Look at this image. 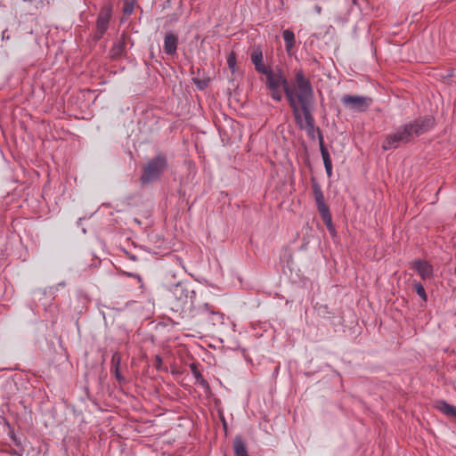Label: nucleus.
Returning a JSON list of instances; mask_svg holds the SVG:
<instances>
[{"instance_id": "nucleus-29", "label": "nucleus", "mask_w": 456, "mask_h": 456, "mask_svg": "<svg viewBox=\"0 0 456 456\" xmlns=\"http://www.w3.org/2000/svg\"><path fill=\"white\" fill-rule=\"evenodd\" d=\"M454 274H455V276H456V266H455V269H454Z\"/></svg>"}, {"instance_id": "nucleus-24", "label": "nucleus", "mask_w": 456, "mask_h": 456, "mask_svg": "<svg viewBox=\"0 0 456 456\" xmlns=\"http://www.w3.org/2000/svg\"><path fill=\"white\" fill-rule=\"evenodd\" d=\"M111 370L114 372L115 378L119 383H122L125 381V378L121 375L119 372V367L111 368Z\"/></svg>"}, {"instance_id": "nucleus-2", "label": "nucleus", "mask_w": 456, "mask_h": 456, "mask_svg": "<svg viewBox=\"0 0 456 456\" xmlns=\"http://www.w3.org/2000/svg\"><path fill=\"white\" fill-rule=\"evenodd\" d=\"M436 126L434 117L420 116L412 121L398 126L393 133L387 134L382 142L384 151L397 149L402 144L412 142L416 137L427 134Z\"/></svg>"}, {"instance_id": "nucleus-12", "label": "nucleus", "mask_w": 456, "mask_h": 456, "mask_svg": "<svg viewBox=\"0 0 456 456\" xmlns=\"http://www.w3.org/2000/svg\"><path fill=\"white\" fill-rule=\"evenodd\" d=\"M178 45V37L173 32L169 31L166 33L164 38V52L167 55H174L176 53Z\"/></svg>"}, {"instance_id": "nucleus-11", "label": "nucleus", "mask_w": 456, "mask_h": 456, "mask_svg": "<svg viewBox=\"0 0 456 456\" xmlns=\"http://www.w3.org/2000/svg\"><path fill=\"white\" fill-rule=\"evenodd\" d=\"M316 131L318 133L320 151H321V154H322V157L323 159L324 167H325L328 177H331L332 176V163H331V159L330 157V153L324 144V139H323L322 131L320 130L319 127L316 128Z\"/></svg>"}, {"instance_id": "nucleus-3", "label": "nucleus", "mask_w": 456, "mask_h": 456, "mask_svg": "<svg viewBox=\"0 0 456 456\" xmlns=\"http://www.w3.org/2000/svg\"><path fill=\"white\" fill-rule=\"evenodd\" d=\"M171 309L183 317L194 316L201 311L196 298V292L183 284H176L172 288Z\"/></svg>"}, {"instance_id": "nucleus-22", "label": "nucleus", "mask_w": 456, "mask_h": 456, "mask_svg": "<svg viewBox=\"0 0 456 456\" xmlns=\"http://www.w3.org/2000/svg\"><path fill=\"white\" fill-rule=\"evenodd\" d=\"M120 361H121L120 354L118 353L113 354V355L111 357V361H110L111 368L119 367Z\"/></svg>"}, {"instance_id": "nucleus-25", "label": "nucleus", "mask_w": 456, "mask_h": 456, "mask_svg": "<svg viewBox=\"0 0 456 456\" xmlns=\"http://www.w3.org/2000/svg\"><path fill=\"white\" fill-rule=\"evenodd\" d=\"M9 435H10V438L12 440V442L16 444V445H20V441L18 439V437L16 436V435L14 434L13 430H10L9 432Z\"/></svg>"}, {"instance_id": "nucleus-10", "label": "nucleus", "mask_w": 456, "mask_h": 456, "mask_svg": "<svg viewBox=\"0 0 456 456\" xmlns=\"http://www.w3.org/2000/svg\"><path fill=\"white\" fill-rule=\"evenodd\" d=\"M250 60L256 71L259 74L266 73V70L271 68L264 63L263 50L259 45L252 47L250 51Z\"/></svg>"}, {"instance_id": "nucleus-15", "label": "nucleus", "mask_w": 456, "mask_h": 456, "mask_svg": "<svg viewBox=\"0 0 456 456\" xmlns=\"http://www.w3.org/2000/svg\"><path fill=\"white\" fill-rule=\"evenodd\" d=\"M436 408L446 416L456 418V407L444 400L437 401L436 403Z\"/></svg>"}, {"instance_id": "nucleus-13", "label": "nucleus", "mask_w": 456, "mask_h": 456, "mask_svg": "<svg viewBox=\"0 0 456 456\" xmlns=\"http://www.w3.org/2000/svg\"><path fill=\"white\" fill-rule=\"evenodd\" d=\"M126 35L122 34L120 38L114 43L113 46L111 47L110 53L111 57L115 60H118L124 55H126Z\"/></svg>"}, {"instance_id": "nucleus-17", "label": "nucleus", "mask_w": 456, "mask_h": 456, "mask_svg": "<svg viewBox=\"0 0 456 456\" xmlns=\"http://www.w3.org/2000/svg\"><path fill=\"white\" fill-rule=\"evenodd\" d=\"M282 37L285 42V48L288 53H289L295 45V34L293 31L289 29H285L282 32Z\"/></svg>"}, {"instance_id": "nucleus-9", "label": "nucleus", "mask_w": 456, "mask_h": 456, "mask_svg": "<svg viewBox=\"0 0 456 456\" xmlns=\"http://www.w3.org/2000/svg\"><path fill=\"white\" fill-rule=\"evenodd\" d=\"M111 12L112 9L109 5L103 6L100 10L96 20V31L94 37L95 40H100L108 30L111 19Z\"/></svg>"}, {"instance_id": "nucleus-4", "label": "nucleus", "mask_w": 456, "mask_h": 456, "mask_svg": "<svg viewBox=\"0 0 456 456\" xmlns=\"http://www.w3.org/2000/svg\"><path fill=\"white\" fill-rule=\"evenodd\" d=\"M167 168V158L165 154L159 152L143 167L141 182L142 183H149L159 180Z\"/></svg>"}, {"instance_id": "nucleus-27", "label": "nucleus", "mask_w": 456, "mask_h": 456, "mask_svg": "<svg viewBox=\"0 0 456 456\" xmlns=\"http://www.w3.org/2000/svg\"><path fill=\"white\" fill-rule=\"evenodd\" d=\"M155 362H156V367H157V368H159V365H160V364H161V362H162V359H161V357H160V356H159V355H157V356H156V360H155Z\"/></svg>"}, {"instance_id": "nucleus-6", "label": "nucleus", "mask_w": 456, "mask_h": 456, "mask_svg": "<svg viewBox=\"0 0 456 456\" xmlns=\"http://www.w3.org/2000/svg\"><path fill=\"white\" fill-rule=\"evenodd\" d=\"M312 191L320 216L330 234L334 236L336 234V231L332 224V216L329 206L325 202L324 195L320 184L314 178L312 179Z\"/></svg>"}, {"instance_id": "nucleus-26", "label": "nucleus", "mask_w": 456, "mask_h": 456, "mask_svg": "<svg viewBox=\"0 0 456 456\" xmlns=\"http://www.w3.org/2000/svg\"><path fill=\"white\" fill-rule=\"evenodd\" d=\"M128 275H129L130 277H133V278L137 279V280H138V281H139L140 283H142V277H141L139 274H136V273H129ZM140 287L142 288V284H141V286H140Z\"/></svg>"}, {"instance_id": "nucleus-19", "label": "nucleus", "mask_w": 456, "mask_h": 456, "mask_svg": "<svg viewBox=\"0 0 456 456\" xmlns=\"http://www.w3.org/2000/svg\"><path fill=\"white\" fill-rule=\"evenodd\" d=\"M190 369L194 378L196 379V382L201 386L202 387H208V381L204 379L200 371L199 370L197 365L195 363H191L190 365Z\"/></svg>"}, {"instance_id": "nucleus-1", "label": "nucleus", "mask_w": 456, "mask_h": 456, "mask_svg": "<svg viewBox=\"0 0 456 456\" xmlns=\"http://www.w3.org/2000/svg\"><path fill=\"white\" fill-rule=\"evenodd\" d=\"M265 77V87L269 92L270 97L275 102H281L283 93L291 109L292 114L298 116L297 105L305 103L306 98H310L314 93L312 83L305 77L303 69L294 70V78L289 82L286 77L282 69L272 67L263 73Z\"/></svg>"}, {"instance_id": "nucleus-5", "label": "nucleus", "mask_w": 456, "mask_h": 456, "mask_svg": "<svg viewBox=\"0 0 456 456\" xmlns=\"http://www.w3.org/2000/svg\"><path fill=\"white\" fill-rule=\"evenodd\" d=\"M314 99V93L310 98H306L305 103H299L297 105L298 116H295L294 119L296 124L301 129H305L309 136L314 137V132L315 131L314 118L312 114V107Z\"/></svg>"}, {"instance_id": "nucleus-14", "label": "nucleus", "mask_w": 456, "mask_h": 456, "mask_svg": "<svg viewBox=\"0 0 456 456\" xmlns=\"http://www.w3.org/2000/svg\"><path fill=\"white\" fill-rule=\"evenodd\" d=\"M413 268L420 275L422 280L430 279L433 275L432 265L425 260H416L413 263Z\"/></svg>"}, {"instance_id": "nucleus-18", "label": "nucleus", "mask_w": 456, "mask_h": 456, "mask_svg": "<svg viewBox=\"0 0 456 456\" xmlns=\"http://www.w3.org/2000/svg\"><path fill=\"white\" fill-rule=\"evenodd\" d=\"M204 312H208L212 315L213 322H222L223 314L218 311H215L214 309H212L208 303H204L201 305V311H200L199 314Z\"/></svg>"}, {"instance_id": "nucleus-16", "label": "nucleus", "mask_w": 456, "mask_h": 456, "mask_svg": "<svg viewBox=\"0 0 456 456\" xmlns=\"http://www.w3.org/2000/svg\"><path fill=\"white\" fill-rule=\"evenodd\" d=\"M233 450L236 456H248L246 444L240 436L234 438Z\"/></svg>"}, {"instance_id": "nucleus-21", "label": "nucleus", "mask_w": 456, "mask_h": 456, "mask_svg": "<svg viewBox=\"0 0 456 456\" xmlns=\"http://www.w3.org/2000/svg\"><path fill=\"white\" fill-rule=\"evenodd\" d=\"M137 1L124 0L123 11L126 14H131L134 11V5Z\"/></svg>"}, {"instance_id": "nucleus-8", "label": "nucleus", "mask_w": 456, "mask_h": 456, "mask_svg": "<svg viewBox=\"0 0 456 456\" xmlns=\"http://www.w3.org/2000/svg\"><path fill=\"white\" fill-rule=\"evenodd\" d=\"M341 102L350 110L363 112L371 105L372 99L367 96L345 94L342 96Z\"/></svg>"}, {"instance_id": "nucleus-23", "label": "nucleus", "mask_w": 456, "mask_h": 456, "mask_svg": "<svg viewBox=\"0 0 456 456\" xmlns=\"http://www.w3.org/2000/svg\"><path fill=\"white\" fill-rule=\"evenodd\" d=\"M227 64L230 69H234L236 65V56L233 53H232L227 58Z\"/></svg>"}, {"instance_id": "nucleus-7", "label": "nucleus", "mask_w": 456, "mask_h": 456, "mask_svg": "<svg viewBox=\"0 0 456 456\" xmlns=\"http://www.w3.org/2000/svg\"><path fill=\"white\" fill-rule=\"evenodd\" d=\"M312 191L320 216L330 234L334 236L336 234V231L332 224V216L329 206L325 202L324 195L320 184L314 178L312 179Z\"/></svg>"}, {"instance_id": "nucleus-28", "label": "nucleus", "mask_w": 456, "mask_h": 456, "mask_svg": "<svg viewBox=\"0 0 456 456\" xmlns=\"http://www.w3.org/2000/svg\"><path fill=\"white\" fill-rule=\"evenodd\" d=\"M314 9H315V11H316V12H317V13H319V14L321 13V12H322V7H321V6L316 5V6L314 7Z\"/></svg>"}, {"instance_id": "nucleus-20", "label": "nucleus", "mask_w": 456, "mask_h": 456, "mask_svg": "<svg viewBox=\"0 0 456 456\" xmlns=\"http://www.w3.org/2000/svg\"><path fill=\"white\" fill-rule=\"evenodd\" d=\"M414 290L424 301H427L428 296H427L425 289L421 283L415 281L414 282Z\"/></svg>"}]
</instances>
